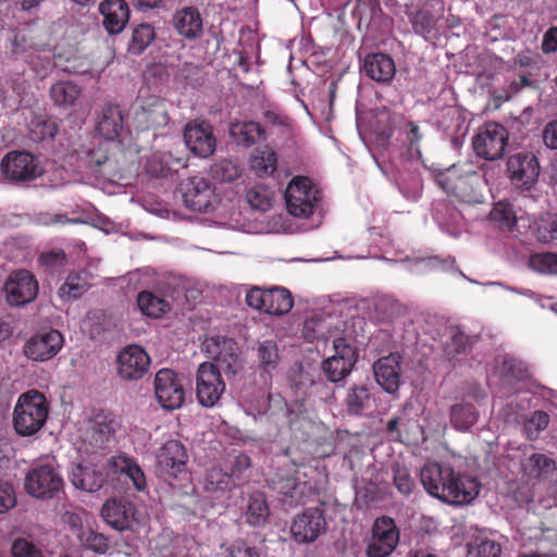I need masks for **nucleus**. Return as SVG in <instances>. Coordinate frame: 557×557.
Returning a JSON list of instances; mask_svg holds the SVG:
<instances>
[{"mask_svg": "<svg viewBox=\"0 0 557 557\" xmlns=\"http://www.w3.org/2000/svg\"><path fill=\"white\" fill-rule=\"evenodd\" d=\"M520 474L534 490L528 500L539 495L544 507H557V465L553 458L539 451L524 453L520 459Z\"/></svg>", "mask_w": 557, "mask_h": 557, "instance_id": "nucleus-1", "label": "nucleus"}, {"mask_svg": "<svg viewBox=\"0 0 557 557\" xmlns=\"http://www.w3.org/2000/svg\"><path fill=\"white\" fill-rule=\"evenodd\" d=\"M435 182L446 194L463 202H481L483 198L481 189L484 176L469 164L453 165L440 171Z\"/></svg>", "mask_w": 557, "mask_h": 557, "instance_id": "nucleus-2", "label": "nucleus"}, {"mask_svg": "<svg viewBox=\"0 0 557 557\" xmlns=\"http://www.w3.org/2000/svg\"><path fill=\"white\" fill-rule=\"evenodd\" d=\"M49 404L42 393L30 389L21 394L13 411V428L20 436H33L45 425Z\"/></svg>", "mask_w": 557, "mask_h": 557, "instance_id": "nucleus-3", "label": "nucleus"}, {"mask_svg": "<svg viewBox=\"0 0 557 557\" xmlns=\"http://www.w3.org/2000/svg\"><path fill=\"white\" fill-rule=\"evenodd\" d=\"M63 478L52 461H39L26 473L25 491L39 499L55 497L63 487Z\"/></svg>", "mask_w": 557, "mask_h": 557, "instance_id": "nucleus-4", "label": "nucleus"}, {"mask_svg": "<svg viewBox=\"0 0 557 557\" xmlns=\"http://www.w3.org/2000/svg\"><path fill=\"white\" fill-rule=\"evenodd\" d=\"M284 196L288 212L296 218L311 216L321 201V191L306 176L294 177Z\"/></svg>", "mask_w": 557, "mask_h": 557, "instance_id": "nucleus-5", "label": "nucleus"}, {"mask_svg": "<svg viewBox=\"0 0 557 557\" xmlns=\"http://www.w3.org/2000/svg\"><path fill=\"white\" fill-rule=\"evenodd\" d=\"M508 139V132L502 124L490 122L473 136L472 147L478 157L495 161L504 156Z\"/></svg>", "mask_w": 557, "mask_h": 557, "instance_id": "nucleus-6", "label": "nucleus"}, {"mask_svg": "<svg viewBox=\"0 0 557 557\" xmlns=\"http://www.w3.org/2000/svg\"><path fill=\"white\" fill-rule=\"evenodd\" d=\"M170 121L165 102L158 96L145 97L140 91L133 112V123L137 131H148L164 126Z\"/></svg>", "mask_w": 557, "mask_h": 557, "instance_id": "nucleus-7", "label": "nucleus"}, {"mask_svg": "<svg viewBox=\"0 0 557 557\" xmlns=\"http://www.w3.org/2000/svg\"><path fill=\"white\" fill-rule=\"evenodd\" d=\"M1 173L11 182H30L42 174L36 156L27 151H10L1 160Z\"/></svg>", "mask_w": 557, "mask_h": 557, "instance_id": "nucleus-8", "label": "nucleus"}, {"mask_svg": "<svg viewBox=\"0 0 557 557\" xmlns=\"http://www.w3.org/2000/svg\"><path fill=\"white\" fill-rule=\"evenodd\" d=\"M225 392V383L218 367L212 362H202L197 371L196 396L206 408L214 407Z\"/></svg>", "mask_w": 557, "mask_h": 557, "instance_id": "nucleus-9", "label": "nucleus"}, {"mask_svg": "<svg viewBox=\"0 0 557 557\" xmlns=\"http://www.w3.org/2000/svg\"><path fill=\"white\" fill-rule=\"evenodd\" d=\"M507 173L516 187L531 189L540 175L539 160L532 152H516L507 160Z\"/></svg>", "mask_w": 557, "mask_h": 557, "instance_id": "nucleus-10", "label": "nucleus"}, {"mask_svg": "<svg viewBox=\"0 0 557 557\" xmlns=\"http://www.w3.org/2000/svg\"><path fill=\"white\" fill-rule=\"evenodd\" d=\"M399 532L389 517H380L372 529V537L367 547L369 557H387L397 546Z\"/></svg>", "mask_w": 557, "mask_h": 557, "instance_id": "nucleus-11", "label": "nucleus"}, {"mask_svg": "<svg viewBox=\"0 0 557 557\" xmlns=\"http://www.w3.org/2000/svg\"><path fill=\"white\" fill-rule=\"evenodd\" d=\"M4 292L11 306L20 307L33 301L38 294V282L27 270H18L10 274Z\"/></svg>", "mask_w": 557, "mask_h": 557, "instance_id": "nucleus-12", "label": "nucleus"}, {"mask_svg": "<svg viewBox=\"0 0 557 557\" xmlns=\"http://www.w3.org/2000/svg\"><path fill=\"white\" fill-rule=\"evenodd\" d=\"M342 320L330 313H314L305 321L302 334L307 342L331 343L342 334Z\"/></svg>", "mask_w": 557, "mask_h": 557, "instance_id": "nucleus-13", "label": "nucleus"}, {"mask_svg": "<svg viewBox=\"0 0 557 557\" xmlns=\"http://www.w3.org/2000/svg\"><path fill=\"white\" fill-rule=\"evenodd\" d=\"M183 137L187 149L196 157L208 158L215 150L213 128L205 121H191L186 124Z\"/></svg>", "mask_w": 557, "mask_h": 557, "instance_id": "nucleus-14", "label": "nucleus"}, {"mask_svg": "<svg viewBox=\"0 0 557 557\" xmlns=\"http://www.w3.org/2000/svg\"><path fill=\"white\" fill-rule=\"evenodd\" d=\"M149 366V355L138 345H128L117 355L116 370L123 380L136 381L141 379L147 373Z\"/></svg>", "mask_w": 557, "mask_h": 557, "instance_id": "nucleus-15", "label": "nucleus"}, {"mask_svg": "<svg viewBox=\"0 0 557 557\" xmlns=\"http://www.w3.org/2000/svg\"><path fill=\"white\" fill-rule=\"evenodd\" d=\"M454 469L437 462L424 465L420 471V480L425 491L438 499H455L456 495L449 491V480L453 479Z\"/></svg>", "mask_w": 557, "mask_h": 557, "instance_id": "nucleus-16", "label": "nucleus"}, {"mask_svg": "<svg viewBox=\"0 0 557 557\" xmlns=\"http://www.w3.org/2000/svg\"><path fill=\"white\" fill-rule=\"evenodd\" d=\"M101 516L109 525L120 531L131 530L139 522L135 504L124 497L108 499L102 505Z\"/></svg>", "mask_w": 557, "mask_h": 557, "instance_id": "nucleus-17", "label": "nucleus"}, {"mask_svg": "<svg viewBox=\"0 0 557 557\" xmlns=\"http://www.w3.org/2000/svg\"><path fill=\"white\" fill-rule=\"evenodd\" d=\"M63 335L57 330L36 334L26 341L23 352L32 361L44 362L52 359L62 348Z\"/></svg>", "mask_w": 557, "mask_h": 557, "instance_id": "nucleus-18", "label": "nucleus"}, {"mask_svg": "<svg viewBox=\"0 0 557 557\" xmlns=\"http://www.w3.org/2000/svg\"><path fill=\"white\" fill-rule=\"evenodd\" d=\"M112 473L109 459L96 463L78 465L72 471V483L86 492H97L108 481Z\"/></svg>", "mask_w": 557, "mask_h": 557, "instance_id": "nucleus-19", "label": "nucleus"}, {"mask_svg": "<svg viewBox=\"0 0 557 557\" xmlns=\"http://www.w3.org/2000/svg\"><path fill=\"white\" fill-rule=\"evenodd\" d=\"M326 529L323 511L319 508H308L295 517L290 532L297 543L314 542Z\"/></svg>", "mask_w": 557, "mask_h": 557, "instance_id": "nucleus-20", "label": "nucleus"}, {"mask_svg": "<svg viewBox=\"0 0 557 557\" xmlns=\"http://www.w3.org/2000/svg\"><path fill=\"white\" fill-rule=\"evenodd\" d=\"M180 190L185 206L194 211H207L215 199L211 184L200 176H193L182 182Z\"/></svg>", "mask_w": 557, "mask_h": 557, "instance_id": "nucleus-21", "label": "nucleus"}, {"mask_svg": "<svg viewBox=\"0 0 557 557\" xmlns=\"http://www.w3.org/2000/svg\"><path fill=\"white\" fill-rule=\"evenodd\" d=\"M422 0H407L404 4L405 14L408 17L414 34L425 40L436 37L438 32V18L426 7L420 8Z\"/></svg>", "mask_w": 557, "mask_h": 557, "instance_id": "nucleus-22", "label": "nucleus"}, {"mask_svg": "<svg viewBox=\"0 0 557 557\" xmlns=\"http://www.w3.org/2000/svg\"><path fill=\"white\" fill-rule=\"evenodd\" d=\"M416 165L401 161L393 177L398 191L408 201H418L423 191V181Z\"/></svg>", "mask_w": 557, "mask_h": 557, "instance_id": "nucleus-23", "label": "nucleus"}, {"mask_svg": "<svg viewBox=\"0 0 557 557\" xmlns=\"http://www.w3.org/2000/svg\"><path fill=\"white\" fill-rule=\"evenodd\" d=\"M360 71L371 81L389 84L396 74V65L388 54L370 53L364 57Z\"/></svg>", "mask_w": 557, "mask_h": 557, "instance_id": "nucleus-24", "label": "nucleus"}, {"mask_svg": "<svg viewBox=\"0 0 557 557\" xmlns=\"http://www.w3.org/2000/svg\"><path fill=\"white\" fill-rule=\"evenodd\" d=\"M99 12L103 17L102 25L110 35L120 34L129 21V7L125 0H102Z\"/></svg>", "mask_w": 557, "mask_h": 557, "instance_id": "nucleus-25", "label": "nucleus"}, {"mask_svg": "<svg viewBox=\"0 0 557 557\" xmlns=\"http://www.w3.org/2000/svg\"><path fill=\"white\" fill-rule=\"evenodd\" d=\"M256 356L257 369L264 385L272 380L273 372L278 368L281 355L277 343L273 339H263L256 343L252 348Z\"/></svg>", "mask_w": 557, "mask_h": 557, "instance_id": "nucleus-26", "label": "nucleus"}, {"mask_svg": "<svg viewBox=\"0 0 557 557\" xmlns=\"http://www.w3.org/2000/svg\"><path fill=\"white\" fill-rule=\"evenodd\" d=\"M376 383L388 394L398 391L400 385V356L391 354L373 364Z\"/></svg>", "mask_w": 557, "mask_h": 557, "instance_id": "nucleus-27", "label": "nucleus"}, {"mask_svg": "<svg viewBox=\"0 0 557 557\" xmlns=\"http://www.w3.org/2000/svg\"><path fill=\"white\" fill-rule=\"evenodd\" d=\"M343 405L349 416H367L375 410V394L366 385H352L346 392Z\"/></svg>", "mask_w": 557, "mask_h": 557, "instance_id": "nucleus-28", "label": "nucleus"}, {"mask_svg": "<svg viewBox=\"0 0 557 557\" xmlns=\"http://www.w3.org/2000/svg\"><path fill=\"white\" fill-rule=\"evenodd\" d=\"M481 484L476 478L463 475L453 471V479L449 480V491L453 492L455 499H442L443 502L454 505H468L476 498L480 493Z\"/></svg>", "mask_w": 557, "mask_h": 557, "instance_id": "nucleus-29", "label": "nucleus"}, {"mask_svg": "<svg viewBox=\"0 0 557 557\" xmlns=\"http://www.w3.org/2000/svg\"><path fill=\"white\" fill-rule=\"evenodd\" d=\"M203 348L209 357L225 364L227 369L234 367L238 361V345L232 338L223 336L208 337L203 342Z\"/></svg>", "mask_w": 557, "mask_h": 557, "instance_id": "nucleus-30", "label": "nucleus"}, {"mask_svg": "<svg viewBox=\"0 0 557 557\" xmlns=\"http://www.w3.org/2000/svg\"><path fill=\"white\" fill-rule=\"evenodd\" d=\"M90 433L95 444L103 447L115 436V432L120 428L116 416L111 412H98L90 420Z\"/></svg>", "mask_w": 557, "mask_h": 557, "instance_id": "nucleus-31", "label": "nucleus"}, {"mask_svg": "<svg viewBox=\"0 0 557 557\" xmlns=\"http://www.w3.org/2000/svg\"><path fill=\"white\" fill-rule=\"evenodd\" d=\"M124 127V116L120 106L108 104L103 108L101 117L97 123V132L106 140H114Z\"/></svg>", "mask_w": 557, "mask_h": 557, "instance_id": "nucleus-32", "label": "nucleus"}, {"mask_svg": "<svg viewBox=\"0 0 557 557\" xmlns=\"http://www.w3.org/2000/svg\"><path fill=\"white\" fill-rule=\"evenodd\" d=\"M109 465H111L113 474L126 475L137 491L146 488L145 473L133 458L124 455L113 456L109 458Z\"/></svg>", "mask_w": 557, "mask_h": 557, "instance_id": "nucleus-33", "label": "nucleus"}, {"mask_svg": "<svg viewBox=\"0 0 557 557\" xmlns=\"http://www.w3.org/2000/svg\"><path fill=\"white\" fill-rule=\"evenodd\" d=\"M270 516V508L262 492H253L247 498L244 517L251 527L264 525Z\"/></svg>", "mask_w": 557, "mask_h": 557, "instance_id": "nucleus-34", "label": "nucleus"}, {"mask_svg": "<svg viewBox=\"0 0 557 557\" xmlns=\"http://www.w3.org/2000/svg\"><path fill=\"white\" fill-rule=\"evenodd\" d=\"M403 134L405 136L407 149L400 154L401 161L409 162L411 164H419L422 159L420 144L423 138V133L421 132L420 126L416 122L409 121L405 124Z\"/></svg>", "mask_w": 557, "mask_h": 557, "instance_id": "nucleus-35", "label": "nucleus"}, {"mask_svg": "<svg viewBox=\"0 0 557 557\" xmlns=\"http://www.w3.org/2000/svg\"><path fill=\"white\" fill-rule=\"evenodd\" d=\"M154 394L163 409L170 411L174 409V370L164 368L157 372Z\"/></svg>", "mask_w": 557, "mask_h": 557, "instance_id": "nucleus-36", "label": "nucleus"}, {"mask_svg": "<svg viewBox=\"0 0 557 557\" xmlns=\"http://www.w3.org/2000/svg\"><path fill=\"white\" fill-rule=\"evenodd\" d=\"M230 134L238 145L251 146L265 139V132L253 121H243L232 123Z\"/></svg>", "mask_w": 557, "mask_h": 557, "instance_id": "nucleus-37", "label": "nucleus"}, {"mask_svg": "<svg viewBox=\"0 0 557 557\" xmlns=\"http://www.w3.org/2000/svg\"><path fill=\"white\" fill-rule=\"evenodd\" d=\"M232 475L224 472L219 467L209 469L206 476L205 491L213 496L216 500L227 498V493L233 486Z\"/></svg>", "mask_w": 557, "mask_h": 557, "instance_id": "nucleus-38", "label": "nucleus"}, {"mask_svg": "<svg viewBox=\"0 0 557 557\" xmlns=\"http://www.w3.org/2000/svg\"><path fill=\"white\" fill-rule=\"evenodd\" d=\"M176 20V30L185 38L195 39L202 34V18L196 8L183 9Z\"/></svg>", "mask_w": 557, "mask_h": 557, "instance_id": "nucleus-39", "label": "nucleus"}, {"mask_svg": "<svg viewBox=\"0 0 557 557\" xmlns=\"http://www.w3.org/2000/svg\"><path fill=\"white\" fill-rule=\"evenodd\" d=\"M292 294L284 287H272L267 289L265 313L282 315L293 308Z\"/></svg>", "mask_w": 557, "mask_h": 557, "instance_id": "nucleus-40", "label": "nucleus"}, {"mask_svg": "<svg viewBox=\"0 0 557 557\" xmlns=\"http://www.w3.org/2000/svg\"><path fill=\"white\" fill-rule=\"evenodd\" d=\"M89 288L86 272H71L58 290L63 301L79 298Z\"/></svg>", "mask_w": 557, "mask_h": 557, "instance_id": "nucleus-41", "label": "nucleus"}, {"mask_svg": "<svg viewBox=\"0 0 557 557\" xmlns=\"http://www.w3.org/2000/svg\"><path fill=\"white\" fill-rule=\"evenodd\" d=\"M49 92L55 106L67 108L79 98L82 89L73 82L61 81L53 84Z\"/></svg>", "mask_w": 557, "mask_h": 557, "instance_id": "nucleus-42", "label": "nucleus"}, {"mask_svg": "<svg viewBox=\"0 0 557 557\" xmlns=\"http://www.w3.org/2000/svg\"><path fill=\"white\" fill-rule=\"evenodd\" d=\"M479 412L471 403H459L450 408V422L456 430L468 431L478 420Z\"/></svg>", "mask_w": 557, "mask_h": 557, "instance_id": "nucleus-43", "label": "nucleus"}, {"mask_svg": "<svg viewBox=\"0 0 557 557\" xmlns=\"http://www.w3.org/2000/svg\"><path fill=\"white\" fill-rule=\"evenodd\" d=\"M277 158L272 149L264 147L253 152L250 166L256 175L260 177L271 176L275 172Z\"/></svg>", "mask_w": 557, "mask_h": 557, "instance_id": "nucleus-44", "label": "nucleus"}, {"mask_svg": "<svg viewBox=\"0 0 557 557\" xmlns=\"http://www.w3.org/2000/svg\"><path fill=\"white\" fill-rule=\"evenodd\" d=\"M137 306L145 315L150 318H160L171 308L170 304L165 299L158 297L148 290H144L138 294Z\"/></svg>", "mask_w": 557, "mask_h": 557, "instance_id": "nucleus-45", "label": "nucleus"}, {"mask_svg": "<svg viewBox=\"0 0 557 557\" xmlns=\"http://www.w3.org/2000/svg\"><path fill=\"white\" fill-rule=\"evenodd\" d=\"M550 422L549 414L544 410H535L527 416L522 421L523 435L529 441H536L541 437Z\"/></svg>", "mask_w": 557, "mask_h": 557, "instance_id": "nucleus-46", "label": "nucleus"}, {"mask_svg": "<svg viewBox=\"0 0 557 557\" xmlns=\"http://www.w3.org/2000/svg\"><path fill=\"white\" fill-rule=\"evenodd\" d=\"M276 488L282 495V502L289 506L301 502L309 490L306 482H299L295 478L281 479Z\"/></svg>", "mask_w": 557, "mask_h": 557, "instance_id": "nucleus-47", "label": "nucleus"}, {"mask_svg": "<svg viewBox=\"0 0 557 557\" xmlns=\"http://www.w3.org/2000/svg\"><path fill=\"white\" fill-rule=\"evenodd\" d=\"M156 37L154 28L148 23L137 25L132 33L128 52L134 55L141 54Z\"/></svg>", "mask_w": 557, "mask_h": 557, "instance_id": "nucleus-48", "label": "nucleus"}, {"mask_svg": "<svg viewBox=\"0 0 557 557\" xmlns=\"http://www.w3.org/2000/svg\"><path fill=\"white\" fill-rule=\"evenodd\" d=\"M323 354L327 356H335L336 359L345 361L346 363H355L358 360V355L356 349L352 347L350 343L341 335L334 337L331 344H326L323 346Z\"/></svg>", "mask_w": 557, "mask_h": 557, "instance_id": "nucleus-49", "label": "nucleus"}, {"mask_svg": "<svg viewBox=\"0 0 557 557\" xmlns=\"http://www.w3.org/2000/svg\"><path fill=\"white\" fill-rule=\"evenodd\" d=\"M467 548V557H499L502 553L498 542L482 535L469 542Z\"/></svg>", "mask_w": 557, "mask_h": 557, "instance_id": "nucleus-50", "label": "nucleus"}, {"mask_svg": "<svg viewBox=\"0 0 557 557\" xmlns=\"http://www.w3.org/2000/svg\"><path fill=\"white\" fill-rule=\"evenodd\" d=\"M456 260L455 258H440L435 257H425L419 258L412 264L411 271L417 274H423L433 271H443L447 272L455 269Z\"/></svg>", "mask_w": 557, "mask_h": 557, "instance_id": "nucleus-51", "label": "nucleus"}, {"mask_svg": "<svg viewBox=\"0 0 557 557\" xmlns=\"http://www.w3.org/2000/svg\"><path fill=\"white\" fill-rule=\"evenodd\" d=\"M325 377L332 383H339L347 377L354 364L336 359L335 356H327L321 363Z\"/></svg>", "mask_w": 557, "mask_h": 557, "instance_id": "nucleus-52", "label": "nucleus"}, {"mask_svg": "<svg viewBox=\"0 0 557 557\" xmlns=\"http://www.w3.org/2000/svg\"><path fill=\"white\" fill-rule=\"evenodd\" d=\"M530 231L536 240L550 243L557 239V220L550 215L541 216L530 224Z\"/></svg>", "mask_w": 557, "mask_h": 557, "instance_id": "nucleus-53", "label": "nucleus"}, {"mask_svg": "<svg viewBox=\"0 0 557 557\" xmlns=\"http://www.w3.org/2000/svg\"><path fill=\"white\" fill-rule=\"evenodd\" d=\"M499 376L504 385H510L512 382H522L528 377V371L522 361L505 357L499 369Z\"/></svg>", "mask_w": 557, "mask_h": 557, "instance_id": "nucleus-54", "label": "nucleus"}, {"mask_svg": "<svg viewBox=\"0 0 557 557\" xmlns=\"http://www.w3.org/2000/svg\"><path fill=\"white\" fill-rule=\"evenodd\" d=\"M529 268L540 274L557 275V253L539 252L530 256Z\"/></svg>", "mask_w": 557, "mask_h": 557, "instance_id": "nucleus-55", "label": "nucleus"}, {"mask_svg": "<svg viewBox=\"0 0 557 557\" xmlns=\"http://www.w3.org/2000/svg\"><path fill=\"white\" fill-rule=\"evenodd\" d=\"M529 403L523 399L513 398L498 411V417L508 424L522 423Z\"/></svg>", "mask_w": 557, "mask_h": 557, "instance_id": "nucleus-56", "label": "nucleus"}, {"mask_svg": "<svg viewBox=\"0 0 557 557\" xmlns=\"http://www.w3.org/2000/svg\"><path fill=\"white\" fill-rule=\"evenodd\" d=\"M58 133V125L50 119H38L32 122L29 137L33 141L51 140Z\"/></svg>", "mask_w": 557, "mask_h": 557, "instance_id": "nucleus-57", "label": "nucleus"}, {"mask_svg": "<svg viewBox=\"0 0 557 557\" xmlns=\"http://www.w3.org/2000/svg\"><path fill=\"white\" fill-rule=\"evenodd\" d=\"M490 219L499 226L512 230L517 223V216L509 203L498 202L490 212Z\"/></svg>", "mask_w": 557, "mask_h": 557, "instance_id": "nucleus-58", "label": "nucleus"}, {"mask_svg": "<svg viewBox=\"0 0 557 557\" xmlns=\"http://www.w3.org/2000/svg\"><path fill=\"white\" fill-rule=\"evenodd\" d=\"M82 545L97 554H104L109 548L108 539L96 531L83 530L79 534Z\"/></svg>", "mask_w": 557, "mask_h": 557, "instance_id": "nucleus-59", "label": "nucleus"}, {"mask_svg": "<svg viewBox=\"0 0 557 557\" xmlns=\"http://www.w3.org/2000/svg\"><path fill=\"white\" fill-rule=\"evenodd\" d=\"M212 177L219 182H233L240 175L237 164L230 160H221L211 168Z\"/></svg>", "mask_w": 557, "mask_h": 557, "instance_id": "nucleus-60", "label": "nucleus"}, {"mask_svg": "<svg viewBox=\"0 0 557 557\" xmlns=\"http://www.w3.org/2000/svg\"><path fill=\"white\" fill-rule=\"evenodd\" d=\"M246 198L250 207L253 209L265 211L270 208V191L261 185H257L248 189Z\"/></svg>", "mask_w": 557, "mask_h": 557, "instance_id": "nucleus-61", "label": "nucleus"}, {"mask_svg": "<svg viewBox=\"0 0 557 557\" xmlns=\"http://www.w3.org/2000/svg\"><path fill=\"white\" fill-rule=\"evenodd\" d=\"M393 481L397 491L406 497H408L414 488V481L406 468L398 466L394 468Z\"/></svg>", "mask_w": 557, "mask_h": 557, "instance_id": "nucleus-62", "label": "nucleus"}, {"mask_svg": "<svg viewBox=\"0 0 557 557\" xmlns=\"http://www.w3.org/2000/svg\"><path fill=\"white\" fill-rule=\"evenodd\" d=\"M66 253L62 249H52L42 252L39 262L50 271H58L66 263Z\"/></svg>", "mask_w": 557, "mask_h": 557, "instance_id": "nucleus-63", "label": "nucleus"}, {"mask_svg": "<svg viewBox=\"0 0 557 557\" xmlns=\"http://www.w3.org/2000/svg\"><path fill=\"white\" fill-rule=\"evenodd\" d=\"M13 557H45L32 542L25 539H16L11 547Z\"/></svg>", "mask_w": 557, "mask_h": 557, "instance_id": "nucleus-64", "label": "nucleus"}]
</instances>
